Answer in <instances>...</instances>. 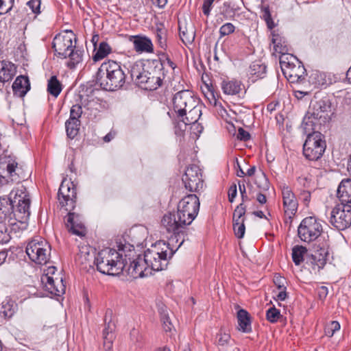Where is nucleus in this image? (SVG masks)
I'll return each mask as SVG.
<instances>
[{"label":"nucleus","instance_id":"14","mask_svg":"<svg viewBox=\"0 0 351 351\" xmlns=\"http://www.w3.org/2000/svg\"><path fill=\"white\" fill-rule=\"evenodd\" d=\"M58 199L62 208L66 211H72L75 208L77 189L71 180L64 179L58 193Z\"/></svg>","mask_w":351,"mask_h":351},{"label":"nucleus","instance_id":"54","mask_svg":"<svg viewBox=\"0 0 351 351\" xmlns=\"http://www.w3.org/2000/svg\"><path fill=\"white\" fill-rule=\"evenodd\" d=\"M130 337L133 342L138 343V346H141L143 343V337L139 332V331L135 328H133L130 332Z\"/></svg>","mask_w":351,"mask_h":351},{"label":"nucleus","instance_id":"5","mask_svg":"<svg viewBox=\"0 0 351 351\" xmlns=\"http://www.w3.org/2000/svg\"><path fill=\"white\" fill-rule=\"evenodd\" d=\"M177 250V247L173 249V245L160 241L146 250L143 256L151 270L158 271L167 268L169 260Z\"/></svg>","mask_w":351,"mask_h":351},{"label":"nucleus","instance_id":"58","mask_svg":"<svg viewBox=\"0 0 351 351\" xmlns=\"http://www.w3.org/2000/svg\"><path fill=\"white\" fill-rule=\"evenodd\" d=\"M162 56L163 60H161V62L163 64V71H165V66H169L173 71L176 68V64L169 58L168 55L162 53Z\"/></svg>","mask_w":351,"mask_h":351},{"label":"nucleus","instance_id":"33","mask_svg":"<svg viewBox=\"0 0 351 351\" xmlns=\"http://www.w3.org/2000/svg\"><path fill=\"white\" fill-rule=\"evenodd\" d=\"M95 51V53L93 56V60L97 62L106 58L112 52V48L106 41H102L99 44Z\"/></svg>","mask_w":351,"mask_h":351},{"label":"nucleus","instance_id":"23","mask_svg":"<svg viewBox=\"0 0 351 351\" xmlns=\"http://www.w3.org/2000/svg\"><path fill=\"white\" fill-rule=\"evenodd\" d=\"M283 74L291 83L301 82L304 80L306 69L300 62L293 63L289 68L283 69Z\"/></svg>","mask_w":351,"mask_h":351},{"label":"nucleus","instance_id":"36","mask_svg":"<svg viewBox=\"0 0 351 351\" xmlns=\"http://www.w3.org/2000/svg\"><path fill=\"white\" fill-rule=\"evenodd\" d=\"M307 249L302 245H295L292 249V259L295 265H300L304 261Z\"/></svg>","mask_w":351,"mask_h":351},{"label":"nucleus","instance_id":"60","mask_svg":"<svg viewBox=\"0 0 351 351\" xmlns=\"http://www.w3.org/2000/svg\"><path fill=\"white\" fill-rule=\"evenodd\" d=\"M311 197V195L308 191L303 190L299 195V199L305 204L306 206H308Z\"/></svg>","mask_w":351,"mask_h":351},{"label":"nucleus","instance_id":"21","mask_svg":"<svg viewBox=\"0 0 351 351\" xmlns=\"http://www.w3.org/2000/svg\"><path fill=\"white\" fill-rule=\"evenodd\" d=\"M285 215H295L298 211V199L288 186H283L281 189Z\"/></svg>","mask_w":351,"mask_h":351},{"label":"nucleus","instance_id":"48","mask_svg":"<svg viewBox=\"0 0 351 351\" xmlns=\"http://www.w3.org/2000/svg\"><path fill=\"white\" fill-rule=\"evenodd\" d=\"M15 306L13 304H10V302H7L6 304H3L1 313L3 314L4 317L7 319L11 318L15 313Z\"/></svg>","mask_w":351,"mask_h":351},{"label":"nucleus","instance_id":"20","mask_svg":"<svg viewBox=\"0 0 351 351\" xmlns=\"http://www.w3.org/2000/svg\"><path fill=\"white\" fill-rule=\"evenodd\" d=\"M66 226L70 232L79 237H84L86 233V228L82 221V216L75 213L69 211Z\"/></svg>","mask_w":351,"mask_h":351},{"label":"nucleus","instance_id":"61","mask_svg":"<svg viewBox=\"0 0 351 351\" xmlns=\"http://www.w3.org/2000/svg\"><path fill=\"white\" fill-rule=\"evenodd\" d=\"M289 54L288 53L287 55H281L280 57V64L282 72L284 67L289 68L293 64V62L289 60Z\"/></svg>","mask_w":351,"mask_h":351},{"label":"nucleus","instance_id":"4","mask_svg":"<svg viewBox=\"0 0 351 351\" xmlns=\"http://www.w3.org/2000/svg\"><path fill=\"white\" fill-rule=\"evenodd\" d=\"M96 84L108 91L123 88L126 82V75L120 63L109 60L101 64L96 75Z\"/></svg>","mask_w":351,"mask_h":351},{"label":"nucleus","instance_id":"50","mask_svg":"<svg viewBox=\"0 0 351 351\" xmlns=\"http://www.w3.org/2000/svg\"><path fill=\"white\" fill-rule=\"evenodd\" d=\"M160 319L162 326L165 332H171L173 326L170 320L169 315L165 313H161Z\"/></svg>","mask_w":351,"mask_h":351},{"label":"nucleus","instance_id":"6","mask_svg":"<svg viewBox=\"0 0 351 351\" xmlns=\"http://www.w3.org/2000/svg\"><path fill=\"white\" fill-rule=\"evenodd\" d=\"M94 263L100 273L109 276H118L124 271L125 260L122 254L112 248H105L95 256Z\"/></svg>","mask_w":351,"mask_h":351},{"label":"nucleus","instance_id":"32","mask_svg":"<svg viewBox=\"0 0 351 351\" xmlns=\"http://www.w3.org/2000/svg\"><path fill=\"white\" fill-rule=\"evenodd\" d=\"M83 54L84 51L80 49H77L75 45V47L67 53L69 61L66 63V66L71 69H75L78 64L82 62Z\"/></svg>","mask_w":351,"mask_h":351},{"label":"nucleus","instance_id":"55","mask_svg":"<svg viewBox=\"0 0 351 351\" xmlns=\"http://www.w3.org/2000/svg\"><path fill=\"white\" fill-rule=\"evenodd\" d=\"M10 239L9 234L7 232V228L5 225H0V243H6Z\"/></svg>","mask_w":351,"mask_h":351},{"label":"nucleus","instance_id":"1","mask_svg":"<svg viewBox=\"0 0 351 351\" xmlns=\"http://www.w3.org/2000/svg\"><path fill=\"white\" fill-rule=\"evenodd\" d=\"M31 199L27 189L21 185L0 197V219L8 221L12 225L16 222L26 223L30 216Z\"/></svg>","mask_w":351,"mask_h":351},{"label":"nucleus","instance_id":"53","mask_svg":"<svg viewBox=\"0 0 351 351\" xmlns=\"http://www.w3.org/2000/svg\"><path fill=\"white\" fill-rule=\"evenodd\" d=\"M40 0H30L27 3V5L32 10L33 14H38L40 12Z\"/></svg>","mask_w":351,"mask_h":351},{"label":"nucleus","instance_id":"57","mask_svg":"<svg viewBox=\"0 0 351 351\" xmlns=\"http://www.w3.org/2000/svg\"><path fill=\"white\" fill-rule=\"evenodd\" d=\"M274 282L277 287L278 289H286V279L280 276H275L274 278Z\"/></svg>","mask_w":351,"mask_h":351},{"label":"nucleus","instance_id":"11","mask_svg":"<svg viewBox=\"0 0 351 351\" xmlns=\"http://www.w3.org/2000/svg\"><path fill=\"white\" fill-rule=\"evenodd\" d=\"M161 223L167 232L173 233L169 239L168 243L174 245L180 240L177 247V249H178L184 241L185 228L188 225L179 221L178 213L176 214L171 213L165 214L161 220Z\"/></svg>","mask_w":351,"mask_h":351},{"label":"nucleus","instance_id":"28","mask_svg":"<svg viewBox=\"0 0 351 351\" xmlns=\"http://www.w3.org/2000/svg\"><path fill=\"white\" fill-rule=\"evenodd\" d=\"M133 45L134 49L137 52L151 53L153 51L152 40L145 36H133Z\"/></svg>","mask_w":351,"mask_h":351},{"label":"nucleus","instance_id":"27","mask_svg":"<svg viewBox=\"0 0 351 351\" xmlns=\"http://www.w3.org/2000/svg\"><path fill=\"white\" fill-rule=\"evenodd\" d=\"M16 67L10 62L3 60L0 62V81L1 82H9L15 75Z\"/></svg>","mask_w":351,"mask_h":351},{"label":"nucleus","instance_id":"56","mask_svg":"<svg viewBox=\"0 0 351 351\" xmlns=\"http://www.w3.org/2000/svg\"><path fill=\"white\" fill-rule=\"evenodd\" d=\"M238 185H239V189L241 196V200H242L241 203L244 204V202L250 200V198L248 197L247 193H246V189H245L244 182L239 180L238 182Z\"/></svg>","mask_w":351,"mask_h":351},{"label":"nucleus","instance_id":"52","mask_svg":"<svg viewBox=\"0 0 351 351\" xmlns=\"http://www.w3.org/2000/svg\"><path fill=\"white\" fill-rule=\"evenodd\" d=\"M14 0H0V15L9 12L13 5Z\"/></svg>","mask_w":351,"mask_h":351},{"label":"nucleus","instance_id":"45","mask_svg":"<svg viewBox=\"0 0 351 351\" xmlns=\"http://www.w3.org/2000/svg\"><path fill=\"white\" fill-rule=\"evenodd\" d=\"M340 324L337 321H332L328 324L324 329L326 335L331 337L334 335L335 332L340 330Z\"/></svg>","mask_w":351,"mask_h":351},{"label":"nucleus","instance_id":"26","mask_svg":"<svg viewBox=\"0 0 351 351\" xmlns=\"http://www.w3.org/2000/svg\"><path fill=\"white\" fill-rule=\"evenodd\" d=\"M271 43L274 44L275 52L281 55H287L289 47L286 38L275 32H271Z\"/></svg>","mask_w":351,"mask_h":351},{"label":"nucleus","instance_id":"25","mask_svg":"<svg viewBox=\"0 0 351 351\" xmlns=\"http://www.w3.org/2000/svg\"><path fill=\"white\" fill-rule=\"evenodd\" d=\"M29 89L30 83L26 76H18L12 84L14 94L21 97H24Z\"/></svg>","mask_w":351,"mask_h":351},{"label":"nucleus","instance_id":"47","mask_svg":"<svg viewBox=\"0 0 351 351\" xmlns=\"http://www.w3.org/2000/svg\"><path fill=\"white\" fill-rule=\"evenodd\" d=\"M280 316V312L276 307L269 308L266 312V318L271 323H275Z\"/></svg>","mask_w":351,"mask_h":351},{"label":"nucleus","instance_id":"16","mask_svg":"<svg viewBox=\"0 0 351 351\" xmlns=\"http://www.w3.org/2000/svg\"><path fill=\"white\" fill-rule=\"evenodd\" d=\"M308 114L319 122V125H324L331 120V101L328 97L311 103Z\"/></svg>","mask_w":351,"mask_h":351},{"label":"nucleus","instance_id":"31","mask_svg":"<svg viewBox=\"0 0 351 351\" xmlns=\"http://www.w3.org/2000/svg\"><path fill=\"white\" fill-rule=\"evenodd\" d=\"M191 126V133L194 135L195 138H198L200 134L204 130V127L199 123L197 121L191 122V121H180V123H175V128H178L180 132H184L186 130L188 125Z\"/></svg>","mask_w":351,"mask_h":351},{"label":"nucleus","instance_id":"64","mask_svg":"<svg viewBox=\"0 0 351 351\" xmlns=\"http://www.w3.org/2000/svg\"><path fill=\"white\" fill-rule=\"evenodd\" d=\"M278 291H279V292L276 295V300H280V301H284L287 298V296L286 289H284V290L278 289Z\"/></svg>","mask_w":351,"mask_h":351},{"label":"nucleus","instance_id":"51","mask_svg":"<svg viewBox=\"0 0 351 351\" xmlns=\"http://www.w3.org/2000/svg\"><path fill=\"white\" fill-rule=\"evenodd\" d=\"M235 27L231 23H226L223 25L219 29V34L221 37L228 36L234 32Z\"/></svg>","mask_w":351,"mask_h":351},{"label":"nucleus","instance_id":"49","mask_svg":"<svg viewBox=\"0 0 351 351\" xmlns=\"http://www.w3.org/2000/svg\"><path fill=\"white\" fill-rule=\"evenodd\" d=\"M82 114V107L80 104L73 105L70 110V117L69 119L80 120Z\"/></svg>","mask_w":351,"mask_h":351},{"label":"nucleus","instance_id":"46","mask_svg":"<svg viewBox=\"0 0 351 351\" xmlns=\"http://www.w3.org/2000/svg\"><path fill=\"white\" fill-rule=\"evenodd\" d=\"M245 221H233V230L235 234V236L238 239H241L244 237L245 226L244 224Z\"/></svg>","mask_w":351,"mask_h":351},{"label":"nucleus","instance_id":"41","mask_svg":"<svg viewBox=\"0 0 351 351\" xmlns=\"http://www.w3.org/2000/svg\"><path fill=\"white\" fill-rule=\"evenodd\" d=\"M261 19H263L269 29L271 30L276 27V24L271 17V14L268 5H263L261 10Z\"/></svg>","mask_w":351,"mask_h":351},{"label":"nucleus","instance_id":"44","mask_svg":"<svg viewBox=\"0 0 351 351\" xmlns=\"http://www.w3.org/2000/svg\"><path fill=\"white\" fill-rule=\"evenodd\" d=\"M230 338V335L228 333L220 332L216 336V343L218 347L224 348L229 344Z\"/></svg>","mask_w":351,"mask_h":351},{"label":"nucleus","instance_id":"34","mask_svg":"<svg viewBox=\"0 0 351 351\" xmlns=\"http://www.w3.org/2000/svg\"><path fill=\"white\" fill-rule=\"evenodd\" d=\"M62 90V85L58 80L57 76L52 75L47 82V91L48 93L55 97L60 94Z\"/></svg>","mask_w":351,"mask_h":351},{"label":"nucleus","instance_id":"18","mask_svg":"<svg viewBox=\"0 0 351 351\" xmlns=\"http://www.w3.org/2000/svg\"><path fill=\"white\" fill-rule=\"evenodd\" d=\"M5 171L6 174L5 176L9 184L19 183L25 180L27 177L24 165L14 159L8 160Z\"/></svg>","mask_w":351,"mask_h":351},{"label":"nucleus","instance_id":"3","mask_svg":"<svg viewBox=\"0 0 351 351\" xmlns=\"http://www.w3.org/2000/svg\"><path fill=\"white\" fill-rule=\"evenodd\" d=\"M171 114L173 124L184 121H198L202 115L198 98L189 90H182L176 93L173 97Z\"/></svg>","mask_w":351,"mask_h":351},{"label":"nucleus","instance_id":"7","mask_svg":"<svg viewBox=\"0 0 351 351\" xmlns=\"http://www.w3.org/2000/svg\"><path fill=\"white\" fill-rule=\"evenodd\" d=\"M298 235L305 243L318 242L326 237L322 221L315 216L306 217L298 227Z\"/></svg>","mask_w":351,"mask_h":351},{"label":"nucleus","instance_id":"29","mask_svg":"<svg viewBox=\"0 0 351 351\" xmlns=\"http://www.w3.org/2000/svg\"><path fill=\"white\" fill-rule=\"evenodd\" d=\"M239 329L243 332H250L252 330L251 318L248 312L244 309H240L237 312Z\"/></svg>","mask_w":351,"mask_h":351},{"label":"nucleus","instance_id":"10","mask_svg":"<svg viewBox=\"0 0 351 351\" xmlns=\"http://www.w3.org/2000/svg\"><path fill=\"white\" fill-rule=\"evenodd\" d=\"M328 235L315 242L312 247L311 254L306 257V263L311 265L312 269L318 271L323 269L329 259L330 243Z\"/></svg>","mask_w":351,"mask_h":351},{"label":"nucleus","instance_id":"9","mask_svg":"<svg viewBox=\"0 0 351 351\" xmlns=\"http://www.w3.org/2000/svg\"><path fill=\"white\" fill-rule=\"evenodd\" d=\"M326 148L324 135L320 132H314L307 134L303 145V154L308 160L317 161L322 157Z\"/></svg>","mask_w":351,"mask_h":351},{"label":"nucleus","instance_id":"17","mask_svg":"<svg viewBox=\"0 0 351 351\" xmlns=\"http://www.w3.org/2000/svg\"><path fill=\"white\" fill-rule=\"evenodd\" d=\"M73 36L67 34H57L52 42L54 54L61 59L67 58V53L75 47L73 43Z\"/></svg>","mask_w":351,"mask_h":351},{"label":"nucleus","instance_id":"8","mask_svg":"<svg viewBox=\"0 0 351 351\" xmlns=\"http://www.w3.org/2000/svg\"><path fill=\"white\" fill-rule=\"evenodd\" d=\"M200 202L197 194H189L182 197L177 206L179 221L190 225L196 218L199 210Z\"/></svg>","mask_w":351,"mask_h":351},{"label":"nucleus","instance_id":"35","mask_svg":"<svg viewBox=\"0 0 351 351\" xmlns=\"http://www.w3.org/2000/svg\"><path fill=\"white\" fill-rule=\"evenodd\" d=\"M319 125V122L314 119V117L311 114H308V112L305 115L302 123V128L306 134H312L316 132L317 125Z\"/></svg>","mask_w":351,"mask_h":351},{"label":"nucleus","instance_id":"63","mask_svg":"<svg viewBox=\"0 0 351 351\" xmlns=\"http://www.w3.org/2000/svg\"><path fill=\"white\" fill-rule=\"evenodd\" d=\"M215 0H204L202 5V12L204 15L210 14L211 7Z\"/></svg>","mask_w":351,"mask_h":351},{"label":"nucleus","instance_id":"40","mask_svg":"<svg viewBox=\"0 0 351 351\" xmlns=\"http://www.w3.org/2000/svg\"><path fill=\"white\" fill-rule=\"evenodd\" d=\"M156 42L159 47L163 50H166L167 44V30L165 27L157 26L156 31Z\"/></svg>","mask_w":351,"mask_h":351},{"label":"nucleus","instance_id":"43","mask_svg":"<svg viewBox=\"0 0 351 351\" xmlns=\"http://www.w3.org/2000/svg\"><path fill=\"white\" fill-rule=\"evenodd\" d=\"M246 212V206L243 203H241L238 205L233 213L232 221H245L244 215Z\"/></svg>","mask_w":351,"mask_h":351},{"label":"nucleus","instance_id":"38","mask_svg":"<svg viewBox=\"0 0 351 351\" xmlns=\"http://www.w3.org/2000/svg\"><path fill=\"white\" fill-rule=\"evenodd\" d=\"M180 37L182 41L185 44L192 43L195 40V31L192 27L188 28L179 26Z\"/></svg>","mask_w":351,"mask_h":351},{"label":"nucleus","instance_id":"62","mask_svg":"<svg viewBox=\"0 0 351 351\" xmlns=\"http://www.w3.org/2000/svg\"><path fill=\"white\" fill-rule=\"evenodd\" d=\"M237 194V184L233 183L229 188L228 196L230 202H233Z\"/></svg>","mask_w":351,"mask_h":351},{"label":"nucleus","instance_id":"59","mask_svg":"<svg viewBox=\"0 0 351 351\" xmlns=\"http://www.w3.org/2000/svg\"><path fill=\"white\" fill-rule=\"evenodd\" d=\"M237 138L243 141H247L250 138V133L242 128H239L237 131Z\"/></svg>","mask_w":351,"mask_h":351},{"label":"nucleus","instance_id":"13","mask_svg":"<svg viewBox=\"0 0 351 351\" xmlns=\"http://www.w3.org/2000/svg\"><path fill=\"white\" fill-rule=\"evenodd\" d=\"M184 188L194 194L199 193L204 186L202 169L196 165H189L182 178Z\"/></svg>","mask_w":351,"mask_h":351},{"label":"nucleus","instance_id":"37","mask_svg":"<svg viewBox=\"0 0 351 351\" xmlns=\"http://www.w3.org/2000/svg\"><path fill=\"white\" fill-rule=\"evenodd\" d=\"M80 126V120L68 119L65 122V128L67 136L71 139H73L79 133Z\"/></svg>","mask_w":351,"mask_h":351},{"label":"nucleus","instance_id":"42","mask_svg":"<svg viewBox=\"0 0 351 351\" xmlns=\"http://www.w3.org/2000/svg\"><path fill=\"white\" fill-rule=\"evenodd\" d=\"M114 324H112L110 322H109L107 324H106L105 328L103 330V336L104 339V346L106 347L108 350H110L112 347V330H113Z\"/></svg>","mask_w":351,"mask_h":351},{"label":"nucleus","instance_id":"15","mask_svg":"<svg viewBox=\"0 0 351 351\" xmlns=\"http://www.w3.org/2000/svg\"><path fill=\"white\" fill-rule=\"evenodd\" d=\"M330 223L339 230L349 228L351 226V205H336L330 213Z\"/></svg>","mask_w":351,"mask_h":351},{"label":"nucleus","instance_id":"12","mask_svg":"<svg viewBox=\"0 0 351 351\" xmlns=\"http://www.w3.org/2000/svg\"><path fill=\"white\" fill-rule=\"evenodd\" d=\"M25 252L32 261L44 265L49 260L51 246L42 238L36 237L27 243Z\"/></svg>","mask_w":351,"mask_h":351},{"label":"nucleus","instance_id":"39","mask_svg":"<svg viewBox=\"0 0 351 351\" xmlns=\"http://www.w3.org/2000/svg\"><path fill=\"white\" fill-rule=\"evenodd\" d=\"M267 66L262 64L261 62H254L250 65V73L251 75L255 76L258 78H263L266 73Z\"/></svg>","mask_w":351,"mask_h":351},{"label":"nucleus","instance_id":"22","mask_svg":"<svg viewBox=\"0 0 351 351\" xmlns=\"http://www.w3.org/2000/svg\"><path fill=\"white\" fill-rule=\"evenodd\" d=\"M41 282L45 289L51 294L60 296L65 293L66 286L64 285L62 279L56 282L53 277L47 274L42 276Z\"/></svg>","mask_w":351,"mask_h":351},{"label":"nucleus","instance_id":"30","mask_svg":"<svg viewBox=\"0 0 351 351\" xmlns=\"http://www.w3.org/2000/svg\"><path fill=\"white\" fill-rule=\"evenodd\" d=\"M241 83L237 80H223L221 83V87L224 94L234 95L240 93Z\"/></svg>","mask_w":351,"mask_h":351},{"label":"nucleus","instance_id":"24","mask_svg":"<svg viewBox=\"0 0 351 351\" xmlns=\"http://www.w3.org/2000/svg\"><path fill=\"white\" fill-rule=\"evenodd\" d=\"M337 196L341 204L351 205V179L343 180L339 184Z\"/></svg>","mask_w":351,"mask_h":351},{"label":"nucleus","instance_id":"19","mask_svg":"<svg viewBox=\"0 0 351 351\" xmlns=\"http://www.w3.org/2000/svg\"><path fill=\"white\" fill-rule=\"evenodd\" d=\"M125 268L124 271L126 274L134 278H143L152 274L150 267L147 266L143 256L138 255L136 258L130 262V265L127 267V262L125 261Z\"/></svg>","mask_w":351,"mask_h":351},{"label":"nucleus","instance_id":"2","mask_svg":"<svg viewBox=\"0 0 351 351\" xmlns=\"http://www.w3.org/2000/svg\"><path fill=\"white\" fill-rule=\"evenodd\" d=\"M129 71L132 80L147 90L158 89L166 77L160 58L136 61L130 66Z\"/></svg>","mask_w":351,"mask_h":351}]
</instances>
